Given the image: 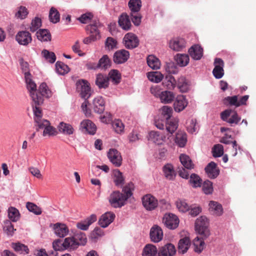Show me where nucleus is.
<instances>
[{"instance_id":"obj_1","label":"nucleus","mask_w":256,"mask_h":256,"mask_svg":"<svg viewBox=\"0 0 256 256\" xmlns=\"http://www.w3.org/2000/svg\"><path fill=\"white\" fill-rule=\"evenodd\" d=\"M24 78L27 88L29 91L32 102H34L38 104L43 103L44 97L49 98L51 96V92L48 88L46 83H42L40 86L38 90H37L36 85L32 80L31 76Z\"/></svg>"},{"instance_id":"obj_2","label":"nucleus","mask_w":256,"mask_h":256,"mask_svg":"<svg viewBox=\"0 0 256 256\" xmlns=\"http://www.w3.org/2000/svg\"><path fill=\"white\" fill-rule=\"evenodd\" d=\"M162 114L166 119V131L172 134L178 128V121L176 119H170L172 115V110L168 106H164L161 108Z\"/></svg>"},{"instance_id":"obj_3","label":"nucleus","mask_w":256,"mask_h":256,"mask_svg":"<svg viewBox=\"0 0 256 256\" xmlns=\"http://www.w3.org/2000/svg\"><path fill=\"white\" fill-rule=\"evenodd\" d=\"M209 220L204 216L198 218L195 222V230L200 234L202 236V238H206L210 235L208 229Z\"/></svg>"},{"instance_id":"obj_4","label":"nucleus","mask_w":256,"mask_h":256,"mask_svg":"<svg viewBox=\"0 0 256 256\" xmlns=\"http://www.w3.org/2000/svg\"><path fill=\"white\" fill-rule=\"evenodd\" d=\"M180 160L184 168H178V175L183 178L188 179L189 174L186 170L193 168L194 164H192L190 158L185 154H181L180 155Z\"/></svg>"},{"instance_id":"obj_5","label":"nucleus","mask_w":256,"mask_h":256,"mask_svg":"<svg viewBox=\"0 0 256 256\" xmlns=\"http://www.w3.org/2000/svg\"><path fill=\"white\" fill-rule=\"evenodd\" d=\"M220 118L222 120L232 124H237L241 120V118L238 115L236 112L231 109H227L220 114Z\"/></svg>"},{"instance_id":"obj_6","label":"nucleus","mask_w":256,"mask_h":256,"mask_svg":"<svg viewBox=\"0 0 256 256\" xmlns=\"http://www.w3.org/2000/svg\"><path fill=\"white\" fill-rule=\"evenodd\" d=\"M127 200L126 198L122 192L119 191H114L112 192L109 198V202L110 205L114 208H121L126 204Z\"/></svg>"},{"instance_id":"obj_7","label":"nucleus","mask_w":256,"mask_h":256,"mask_svg":"<svg viewBox=\"0 0 256 256\" xmlns=\"http://www.w3.org/2000/svg\"><path fill=\"white\" fill-rule=\"evenodd\" d=\"M248 98L249 96L248 95L242 96H227L224 99L223 102L226 106L238 107L242 105H246Z\"/></svg>"},{"instance_id":"obj_8","label":"nucleus","mask_w":256,"mask_h":256,"mask_svg":"<svg viewBox=\"0 0 256 256\" xmlns=\"http://www.w3.org/2000/svg\"><path fill=\"white\" fill-rule=\"evenodd\" d=\"M77 90L80 92V94L84 99H88L90 96V88L86 80H82L76 82Z\"/></svg>"},{"instance_id":"obj_9","label":"nucleus","mask_w":256,"mask_h":256,"mask_svg":"<svg viewBox=\"0 0 256 256\" xmlns=\"http://www.w3.org/2000/svg\"><path fill=\"white\" fill-rule=\"evenodd\" d=\"M162 222L169 229H175L178 226L179 220L174 214H166L163 217Z\"/></svg>"},{"instance_id":"obj_10","label":"nucleus","mask_w":256,"mask_h":256,"mask_svg":"<svg viewBox=\"0 0 256 256\" xmlns=\"http://www.w3.org/2000/svg\"><path fill=\"white\" fill-rule=\"evenodd\" d=\"M142 204L148 210H152L158 206V200L150 194L144 196L142 198Z\"/></svg>"},{"instance_id":"obj_11","label":"nucleus","mask_w":256,"mask_h":256,"mask_svg":"<svg viewBox=\"0 0 256 256\" xmlns=\"http://www.w3.org/2000/svg\"><path fill=\"white\" fill-rule=\"evenodd\" d=\"M108 157L110 162L116 167L122 164V157L120 153L116 149H110L108 152Z\"/></svg>"},{"instance_id":"obj_12","label":"nucleus","mask_w":256,"mask_h":256,"mask_svg":"<svg viewBox=\"0 0 256 256\" xmlns=\"http://www.w3.org/2000/svg\"><path fill=\"white\" fill-rule=\"evenodd\" d=\"M124 43L126 48L132 49L137 47L139 44L138 37L132 33H128L124 38Z\"/></svg>"},{"instance_id":"obj_13","label":"nucleus","mask_w":256,"mask_h":256,"mask_svg":"<svg viewBox=\"0 0 256 256\" xmlns=\"http://www.w3.org/2000/svg\"><path fill=\"white\" fill-rule=\"evenodd\" d=\"M40 129H44L42 134L44 136H54L56 134V129L50 126V122L48 120L43 121L42 124L36 126L37 131Z\"/></svg>"},{"instance_id":"obj_14","label":"nucleus","mask_w":256,"mask_h":256,"mask_svg":"<svg viewBox=\"0 0 256 256\" xmlns=\"http://www.w3.org/2000/svg\"><path fill=\"white\" fill-rule=\"evenodd\" d=\"M16 40L20 45L27 46L32 41L31 34L28 31L22 30L18 32Z\"/></svg>"},{"instance_id":"obj_15","label":"nucleus","mask_w":256,"mask_h":256,"mask_svg":"<svg viewBox=\"0 0 256 256\" xmlns=\"http://www.w3.org/2000/svg\"><path fill=\"white\" fill-rule=\"evenodd\" d=\"M214 68L212 70V74L214 76L220 79L224 75V62L222 59L220 58H216L214 62Z\"/></svg>"},{"instance_id":"obj_16","label":"nucleus","mask_w":256,"mask_h":256,"mask_svg":"<svg viewBox=\"0 0 256 256\" xmlns=\"http://www.w3.org/2000/svg\"><path fill=\"white\" fill-rule=\"evenodd\" d=\"M43 103L36 104L34 102H32V107L34 114V120L36 123L35 126H36L42 122L43 121L46 120L42 119V110L40 107Z\"/></svg>"},{"instance_id":"obj_17","label":"nucleus","mask_w":256,"mask_h":256,"mask_svg":"<svg viewBox=\"0 0 256 256\" xmlns=\"http://www.w3.org/2000/svg\"><path fill=\"white\" fill-rule=\"evenodd\" d=\"M129 56L130 54L128 51L125 50H120L114 54L113 60L116 64H122L128 60Z\"/></svg>"},{"instance_id":"obj_18","label":"nucleus","mask_w":256,"mask_h":256,"mask_svg":"<svg viewBox=\"0 0 256 256\" xmlns=\"http://www.w3.org/2000/svg\"><path fill=\"white\" fill-rule=\"evenodd\" d=\"M176 250L174 244H168L160 248L158 251V256H174Z\"/></svg>"},{"instance_id":"obj_19","label":"nucleus","mask_w":256,"mask_h":256,"mask_svg":"<svg viewBox=\"0 0 256 256\" xmlns=\"http://www.w3.org/2000/svg\"><path fill=\"white\" fill-rule=\"evenodd\" d=\"M53 229L54 234L60 238L66 236L69 232L68 228L66 224L60 222L54 224Z\"/></svg>"},{"instance_id":"obj_20","label":"nucleus","mask_w":256,"mask_h":256,"mask_svg":"<svg viewBox=\"0 0 256 256\" xmlns=\"http://www.w3.org/2000/svg\"><path fill=\"white\" fill-rule=\"evenodd\" d=\"M92 108L95 112L102 114L104 110L105 102L101 96L95 98L92 102Z\"/></svg>"},{"instance_id":"obj_21","label":"nucleus","mask_w":256,"mask_h":256,"mask_svg":"<svg viewBox=\"0 0 256 256\" xmlns=\"http://www.w3.org/2000/svg\"><path fill=\"white\" fill-rule=\"evenodd\" d=\"M115 218V214L112 212H106L103 214L98 220V224L102 228H106L110 224Z\"/></svg>"},{"instance_id":"obj_22","label":"nucleus","mask_w":256,"mask_h":256,"mask_svg":"<svg viewBox=\"0 0 256 256\" xmlns=\"http://www.w3.org/2000/svg\"><path fill=\"white\" fill-rule=\"evenodd\" d=\"M188 104V102L184 96L178 95L176 96L174 104V109L176 112H180L186 108Z\"/></svg>"},{"instance_id":"obj_23","label":"nucleus","mask_w":256,"mask_h":256,"mask_svg":"<svg viewBox=\"0 0 256 256\" xmlns=\"http://www.w3.org/2000/svg\"><path fill=\"white\" fill-rule=\"evenodd\" d=\"M150 235L152 242H158L162 240L163 232L160 227L158 226H154L151 228Z\"/></svg>"},{"instance_id":"obj_24","label":"nucleus","mask_w":256,"mask_h":256,"mask_svg":"<svg viewBox=\"0 0 256 256\" xmlns=\"http://www.w3.org/2000/svg\"><path fill=\"white\" fill-rule=\"evenodd\" d=\"M101 26V24L98 20H94L93 23L90 25L87 26L86 30H90L92 38L94 39H100V38L98 28Z\"/></svg>"},{"instance_id":"obj_25","label":"nucleus","mask_w":256,"mask_h":256,"mask_svg":"<svg viewBox=\"0 0 256 256\" xmlns=\"http://www.w3.org/2000/svg\"><path fill=\"white\" fill-rule=\"evenodd\" d=\"M186 42L182 38H174L170 42V47L175 51H180L185 48Z\"/></svg>"},{"instance_id":"obj_26","label":"nucleus","mask_w":256,"mask_h":256,"mask_svg":"<svg viewBox=\"0 0 256 256\" xmlns=\"http://www.w3.org/2000/svg\"><path fill=\"white\" fill-rule=\"evenodd\" d=\"M205 171L208 177L210 178H216L220 173L216 164L213 162H211L207 165L205 168Z\"/></svg>"},{"instance_id":"obj_27","label":"nucleus","mask_w":256,"mask_h":256,"mask_svg":"<svg viewBox=\"0 0 256 256\" xmlns=\"http://www.w3.org/2000/svg\"><path fill=\"white\" fill-rule=\"evenodd\" d=\"M80 128L82 130L88 132L90 134H94L96 133V128L94 123L90 120H82L80 124Z\"/></svg>"},{"instance_id":"obj_28","label":"nucleus","mask_w":256,"mask_h":256,"mask_svg":"<svg viewBox=\"0 0 256 256\" xmlns=\"http://www.w3.org/2000/svg\"><path fill=\"white\" fill-rule=\"evenodd\" d=\"M210 212L216 216H220L223 214V208L221 204L215 201H210L209 204Z\"/></svg>"},{"instance_id":"obj_29","label":"nucleus","mask_w":256,"mask_h":256,"mask_svg":"<svg viewBox=\"0 0 256 256\" xmlns=\"http://www.w3.org/2000/svg\"><path fill=\"white\" fill-rule=\"evenodd\" d=\"M190 56L195 60H200L203 56V49L198 44L192 46L188 50Z\"/></svg>"},{"instance_id":"obj_30","label":"nucleus","mask_w":256,"mask_h":256,"mask_svg":"<svg viewBox=\"0 0 256 256\" xmlns=\"http://www.w3.org/2000/svg\"><path fill=\"white\" fill-rule=\"evenodd\" d=\"M190 240L189 238L184 237L180 240L178 242V252L184 254L186 252L190 246Z\"/></svg>"},{"instance_id":"obj_31","label":"nucleus","mask_w":256,"mask_h":256,"mask_svg":"<svg viewBox=\"0 0 256 256\" xmlns=\"http://www.w3.org/2000/svg\"><path fill=\"white\" fill-rule=\"evenodd\" d=\"M96 84L100 88H106L109 85V78L106 75L98 74L96 75Z\"/></svg>"},{"instance_id":"obj_32","label":"nucleus","mask_w":256,"mask_h":256,"mask_svg":"<svg viewBox=\"0 0 256 256\" xmlns=\"http://www.w3.org/2000/svg\"><path fill=\"white\" fill-rule=\"evenodd\" d=\"M163 172L166 178L168 180H174L176 176V173L174 166L170 164H168L163 167Z\"/></svg>"},{"instance_id":"obj_33","label":"nucleus","mask_w":256,"mask_h":256,"mask_svg":"<svg viewBox=\"0 0 256 256\" xmlns=\"http://www.w3.org/2000/svg\"><path fill=\"white\" fill-rule=\"evenodd\" d=\"M120 26L124 30H128L130 29L132 24L128 16L126 14H122L118 20Z\"/></svg>"},{"instance_id":"obj_34","label":"nucleus","mask_w":256,"mask_h":256,"mask_svg":"<svg viewBox=\"0 0 256 256\" xmlns=\"http://www.w3.org/2000/svg\"><path fill=\"white\" fill-rule=\"evenodd\" d=\"M110 60L107 55H104L100 60L97 64L95 66L90 67L91 68L96 69L98 68H101L106 69L110 66Z\"/></svg>"},{"instance_id":"obj_35","label":"nucleus","mask_w":256,"mask_h":256,"mask_svg":"<svg viewBox=\"0 0 256 256\" xmlns=\"http://www.w3.org/2000/svg\"><path fill=\"white\" fill-rule=\"evenodd\" d=\"M158 251L156 246L152 244H146L142 250V256H156Z\"/></svg>"},{"instance_id":"obj_36","label":"nucleus","mask_w":256,"mask_h":256,"mask_svg":"<svg viewBox=\"0 0 256 256\" xmlns=\"http://www.w3.org/2000/svg\"><path fill=\"white\" fill-rule=\"evenodd\" d=\"M174 96V94L172 92L165 90L161 92L160 95V98L162 102L168 104L173 101Z\"/></svg>"},{"instance_id":"obj_37","label":"nucleus","mask_w":256,"mask_h":256,"mask_svg":"<svg viewBox=\"0 0 256 256\" xmlns=\"http://www.w3.org/2000/svg\"><path fill=\"white\" fill-rule=\"evenodd\" d=\"M149 138L156 144H160L164 141L166 137L159 132L152 131L149 134Z\"/></svg>"},{"instance_id":"obj_38","label":"nucleus","mask_w":256,"mask_h":256,"mask_svg":"<svg viewBox=\"0 0 256 256\" xmlns=\"http://www.w3.org/2000/svg\"><path fill=\"white\" fill-rule=\"evenodd\" d=\"M59 131L66 135L72 134L74 130L72 126L70 124L62 122L58 126Z\"/></svg>"},{"instance_id":"obj_39","label":"nucleus","mask_w":256,"mask_h":256,"mask_svg":"<svg viewBox=\"0 0 256 256\" xmlns=\"http://www.w3.org/2000/svg\"><path fill=\"white\" fill-rule=\"evenodd\" d=\"M175 142L181 148L185 146L187 142L186 134L185 132H178L176 133Z\"/></svg>"},{"instance_id":"obj_40","label":"nucleus","mask_w":256,"mask_h":256,"mask_svg":"<svg viewBox=\"0 0 256 256\" xmlns=\"http://www.w3.org/2000/svg\"><path fill=\"white\" fill-rule=\"evenodd\" d=\"M36 36L38 39L40 41L48 42L51 40V34L46 29H40L36 32Z\"/></svg>"},{"instance_id":"obj_41","label":"nucleus","mask_w":256,"mask_h":256,"mask_svg":"<svg viewBox=\"0 0 256 256\" xmlns=\"http://www.w3.org/2000/svg\"><path fill=\"white\" fill-rule=\"evenodd\" d=\"M148 66L154 70H157L160 68V62L157 58L153 55H150L147 58Z\"/></svg>"},{"instance_id":"obj_42","label":"nucleus","mask_w":256,"mask_h":256,"mask_svg":"<svg viewBox=\"0 0 256 256\" xmlns=\"http://www.w3.org/2000/svg\"><path fill=\"white\" fill-rule=\"evenodd\" d=\"M8 217L13 222L18 221L20 218V214L18 210L14 207L10 206L8 208Z\"/></svg>"},{"instance_id":"obj_43","label":"nucleus","mask_w":256,"mask_h":256,"mask_svg":"<svg viewBox=\"0 0 256 256\" xmlns=\"http://www.w3.org/2000/svg\"><path fill=\"white\" fill-rule=\"evenodd\" d=\"M78 243L76 242L73 236L68 237L64 240V248L66 250H74L78 248Z\"/></svg>"},{"instance_id":"obj_44","label":"nucleus","mask_w":256,"mask_h":256,"mask_svg":"<svg viewBox=\"0 0 256 256\" xmlns=\"http://www.w3.org/2000/svg\"><path fill=\"white\" fill-rule=\"evenodd\" d=\"M176 81L172 76H166L162 82L164 86L168 90H173L176 86Z\"/></svg>"},{"instance_id":"obj_45","label":"nucleus","mask_w":256,"mask_h":256,"mask_svg":"<svg viewBox=\"0 0 256 256\" xmlns=\"http://www.w3.org/2000/svg\"><path fill=\"white\" fill-rule=\"evenodd\" d=\"M189 183L194 188L200 187L202 180L198 174H192L190 176Z\"/></svg>"},{"instance_id":"obj_46","label":"nucleus","mask_w":256,"mask_h":256,"mask_svg":"<svg viewBox=\"0 0 256 256\" xmlns=\"http://www.w3.org/2000/svg\"><path fill=\"white\" fill-rule=\"evenodd\" d=\"M130 12H139L142 7L141 0H130L128 2Z\"/></svg>"},{"instance_id":"obj_47","label":"nucleus","mask_w":256,"mask_h":256,"mask_svg":"<svg viewBox=\"0 0 256 256\" xmlns=\"http://www.w3.org/2000/svg\"><path fill=\"white\" fill-rule=\"evenodd\" d=\"M148 80L152 82L158 83L163 78V75L158 72H150L147 74Z\"/></svg>"},{"instance_id":"obj_48","label":"nucleus","mask_w":256,"mask_h":256,"mask_svg":"<svg viewBox=\"0 0 256 256\" xmlns=\"http://www.w3.org/2000/svg\"><path fill=\"white\" fill-rule=\"evenodd\" d=\"M189 56L186 54H177L176 56V60L180 66H186L189 62Z\"/></svg>"},{"instance_id":"obj_49","label":"nucleus","mask_w":256,"mask_h":256,"mask_svg":"<svg viewBox=\"0 0 256 256\" xmlns=\"http://www.w3.org/2000/svg\"><path fill=\"white\" fill-rule=\"evenodd\" d=\"M108 78L114 84H118L120 82L121 75L118 70H112L110 72Z\"/></svg>"},{"instance_id":"obj_50","label":"nucleus","mask_w":256,"mask_h":256,"mask_svg":"<svg viewBox=\"0 0 256 256\" xmlns=\"http://www.w3.org/2000/svg\"><path fill=\"white\" fill-rule=\"evenodd\" d=\"M74 240L78 243V246H84L87 242L86 235L84 232H78L73 236Z\"/></svg>"},{"instance_id":"obj_51","label":"nucleus","mask_w":256,"mask_h":256,"mask_svg":"<svg viewBox=\"0 0 256 256\" xmlns=\"http://www.w3.org/2000/svg\"><path fill=\"white\" fill-rule=\"evenodd\" d=\"M12 247L16 252H20V253L24 252L28 254L30 252L28 246L20 242L12 243Z\"/></svg>"},{"instance_id":"obj_52","label":"nucleus","mask_w":256,"mask_h":256,"mask_svg":"<svg viewBox=\"0 0 256 256\" xmlns=\"http://www.w3.org/2000/svg\"><path fill=\"white\" fill-rule=\"evenodd\" d=\"M49 18L51 22L56 24L60 21V14L58 10L52 7L50 10Z\"/></svg>"},{"instance_id":"obj_53","label":"nucleus","mask_w":256,"mask_h":256,"mask_svg":"<svg viewBox=\"0 0 256 256\" xmlns=\"http://www.w3.org/2000/svg\"><path fill=\"white\" fill-rule=\"evenodd\" d=\"M112 126L114 132L117 134H121L124 132V126L120 120H114L112 123Z\"/></svg>"},{"instance_id":"obj_54","label":"nucleus","mask_w":256,"mask_h":256,"mask_svg":"<svg viewBox=\"0 0 256 256\" xmlns=\"http://www.w3.org/2000/svg\"><path fill=\"white\" fill-rule=\"evenodd\" d=\"M56 70L58 74L64 75L69 72L68 66L61 62H57L56 64Z\"/></svg>"},{"instance_id":"obj_55","label":"nucleus","mask_w":256,"mask_h":256,"mask_svg":"<svg viewBox=\"0 0 256 256\" xmlns=\"http://www.w3.org/2000/svg\"><path fill=\"white\" fill-rule=\"evenodd\" d=\"M193 244L194 247V250L196 252L200 253L204 250V242L197 236L194 240Z\"/></svg>"},{"instance_id":"obj_56","label":"nucleus","mask_w":256,"mask_h":256,"mask_svg":"<svg viewBox=\"0 0 256 256\" xmlns=\"http://www.w3.org/2000/svg\"><path fill=\"white\" fill-rule=\"evenodd\" d=\"M114 182L116 186L122 185L124 183V178L122 173L118 170H116L114 171Z\"/></svg>"},{"instance_id":"obj_57","label":"nucleus","mask_w":256,"mask_h":256,"mask_svg":"<svg viewBox=\"0 0 256 256\" xmlns=\"http://www.w3.org/2000/svg\"><path fill=\"white\" fill-rule=\"evenodd\" d=\"M28 14V9L24 6H20L18 8V12L16 13L15 16L18 18L23 20L25 18Z\"/></svg>"},{"instance_id":"obj_58","label":"nucleus","mask_w":256,"mask_h":256,"mask_svg":"<svg viewBox=\"0 0 256 256\" xmlns=\"http://www.w3.org/2000/svg\"><path fill=\"white\" fill-rule=\"evenodd\" d=\"M43 56L50 62L52 64L56 60V56L54 52H49L46 50H44L42 52Z\"/></svg>"},{"instance_id":"obj_59","label":"nucleus","mask_w":256,"mask_h":256,"mask_svg":"<svg viewBox=\"0 0 256 256\" xmlns=\"http://www.w3.org/2000/svg\"><path fill=\"white\" fill-rule=\"evenodd\" d=\"M134 189V184L132 182L128 183L124 186L122 189V193L125 198L128 200L132 195V191Z\"/></svg>"},{"instance_id":"obj_60","label":"nucleus","mask_w":256,"mask_h":256,"mask_svg":"<svg viewBox=\"0 0 256 256\" xmlns=\"http://www.w3.org/2000/svg\"><path fill=\"white\" fill-rule=\"evenodd\" d=\"M42 26L41 19L38 17H36L32 20L30 28L32 32H34L37 30Z\"/></svg>"},{"instance_id":"obj_61","label":"nucleus","mask_w":256,"mask_h":256,"mask_svg":"<svg viewBox=\"0 0 256 256\" xmlns=\"http://www.w3.org/2000/svg\"><path fill=\"white\" fill-rule=\"evenodd\" d=\"M20 64L21 66L22 70L24 73V78L31 76V74L30 72L29 64L26 62H24L22 58L20 60Z\"/></svg>"},{"instance_id":"obj_62","label":"nucleus","mask_w":256,"mask_h":256,"mask_svg":"<svg viewBox=\"0 0 256 256\" xmlns=\"http://www.w3.org/2000/svg\"><path fill=\"white\" fill-rule=\"evenodd\" d=\"M28 210L36 215H39L42 214V210L38 206L34 203L28 202L26 204Z\"/></svg>"},{"instance_id":"obj_63","label":"nucleus","mask_w":256,"mask_h":256,"mask_svg":"<svg viewBox=\"0 0 256 256\" xmlns=\"http://www.w3.org/2000/svg\"><path fill=\"white\" fill-rule=\"evenodd\" d=\"M213 156L215 158L220 157L224 154V148L222 144H217L214 146L212 150Z\"/></svg>"},{"instance_id":"obj_64","label":"nucleus","mask_w":256,"mask_h":256,"mask_svg":"<svg viewBox=\"0 0 256 256\" xmlns=\"http://www.w3.org/2000/svg\"><path fill=\"white\" fill-rule=\"evenodd\" d=\"M3 229L4 232L9 236H12L14 231L16 230V229L14 228V226L12 224L11 222L8 220L4 222Z\"/></svg>"}]
</instances>
